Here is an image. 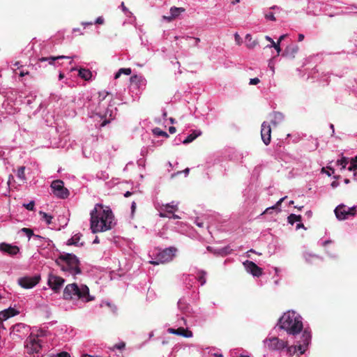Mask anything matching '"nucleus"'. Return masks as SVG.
<instances>
[{
  "label": "nucleus",
  "mask_w": 357,
  "mask_h": 357,
  "mask_svg": "<svg viewBox=\"0 0 357 357\" xmlns=\"http://www.w3.org/2000/svg\"><path fill=\"white\" fill-rule=\"evenodd\" d=\"M90 215V227L93 234L109 230L114 225L112 210L108 206L104 207L102 204H96Z\"/></svg>",
  "instance_id": "1"
},
{
  "label": "nucleus",
  "mask_w": 357,
  "mask_h": 357,
  "mask_svg": "<svg viewBox=\"0 0 357 357\" xmlns=\"http://www.w3.org/2000/svg\"><path fill=\"white\" fill-rule=\"evenodd\" d=\"M279 326L284 330L287 334L294 336L299 334L303 328L301 317L298 316L294 312L290 311L285 312L280 317Z\"/></svg>",
  "instance_id": "2"
},
{
  "label": "nucleus",
  "mask_w": 357,
  "mask_h": 357,
  "mask_svg": "<svg viewBox=\"0 0 357 357\" xmlns=\"http://www.w3.org/2000/svg\"><path fill=\"white\" fill-rule=\"evenodd\" d=\"M55 262L61 267L63 271H68L72 275L81 273L79 261L73 254L66 253L60 255Z\"/></svg>",
  "instance_id": "3"
},
{
  "label": "nucleus",
  "mask_w": 357,
  "mask_h": 357,
  "mask_svg": "<svg viewBox=\"0 0 357 357\" xmlns=\"http://www.w3.org/2000/svg\"><path fill=\"white\" fill-rule=\"evenodd\" d=\"M73 296H77L80 299H85L86 301L93 300V297L90 296L89 289L86 285H82L79 288L75 283L68 284L63 290V298L71 300Z\"/></svg>",
  "instance_id": "4"
},
{
  "label": "nucleus",
  "mask_w": 357,
  "mask_h": 357,
  "mask_svg": "<svg viewBox=\"0 0 357 357\" xmlns=\"http://www.w3.org/2000/svg\"><path fill=\"white\" fill-rule=\"evenodd\" d=\"M311 337L310 331L307 328L304 329L300 340L297 341V344L287 347V353L290 356H293L297 352L299 353L298 356L303 354L311 341Z\"/></svg>",
  "instance_id": "5"
},
{
  "label": "nucleus",
  "mask_w": 357,
  "mask_h": 357,
  "mask_svg": "<svg viewBox=\"0 0 357 357\" xmlns=\"http://www.w3.org/2000/svg\"><path fill=\"white\" fill-rule=\"evenodd\" d=\"M25 349L29 357H39L41 344L38 337L31 334L26 340Z\"/></svg>",
  "instance_id": "6"
},
{
  "label": "nucleus",
  "mask_w": 357,
  "mask_h": 357,
  "mask_svg": "<svg viewBox=\"0 0 357 357\" xmlns=\"http://www.w3.org/2000/svg\"><path fill=\"white\" fill-rule=\"evenodd\" d=\"M177 249L174 247L165 248L157 255V261H151L150 263L153 265L165 264L171 261L175 257Z\"/></svg>",
  "instance_id": "7"
},
{
  "label": "nucleus",
  "mask_w": 357,
  "mask_h": 357,
  "mask_svg": "<svg viewBox=\"0 0 357 357\" xmlns=\"http://www.w3.org/2000/svg\"><path fill=\"white\" fill-rule=\"evenodd\" d=\"M51 188L53 194L59 198L66 199L69 195V191L64 187L63 182L61 180H55L52 181Z\"/></svg>",
  "instance_id": "8"
},
{
  "label": "nucleus",
  "mask_w": 357,
  "mask_h": 357,
  "mask_svg": "<svg viewBox=\"0 0 357 357\" xmlns=\"http://www.w3.org/2000/svg\"><path fill=\"white\" fill-rule=\"evenodd\" d=\"M356 208L354 207L346 208L344 204L339 205L335 209V213L337 218L340 220L347 219L349 215L354 216L356 214Z\"/></svg>",
  "instance_id": "9"
},
{
  "label": "nucleus",
  "mask_w": 357,
  "mask_h": 357,
  "mask_svg": "<svg viewBox=\"0 0 357 357\" xmlns=\"http://www.w3.org/2000/svg\"><path fill=\"white\" fill-rule=\"evenodd\" d=\"M65 280L61 277L52 273L49 274L47 284L55 293L59 292Z\"/></svg>",
  "instance_id": "10"
},
{
  "label": "nucleus",
  "mask_w": 357,
  "mask_h": 357,
  "mask_svg": "<svg viewBox=\"0 0 357 357\" xmlns=\"http://www.w3.org/2000/svg\"><path fill=\"white\" fill-rule=\"evenodd\" d=\"M29 327L24 324L19 323L12 327L10 336L13 339L23 338L28 333Z\"/></svg>",
  "instance_id": "11"
},
{
  "label": "nucleus",
  "mask_w": 357,
  "mask_h": 357,
  "mask_svg": "<svg viewBox=\"0 0 357 357\" xmlns=\"http://www.w3.org/2000/svg\"><path fill=\"white\" fill-rule=\"evenodd\" d=\"M40 276H25L18 280L19 284L24 289H30L35 287L40 281Z\"/></svg>",
  "instance_id": "12"
},
{
  "label": "nucleus",
  "mask_w": 357,
  "mask_h": 357,
  "mask_svg": "<svg viewBox=\"0 0 357 357\" xmlns=\"http://www.w3.org/2000/svg\"><path fill=\"white\" fill-rule=\"evenodd\" d=\"M266 345L273 350H279L287 347V342L274 337L265 340Z\"/></svg>",
  "instance_id": "13"
},
{
  "label": "nucleus",
  "mask_w": 357,
  "mask_h": 357,
  "mask_svg": "<svg viewBox=\"0 0 357 357\" xmlns=\"http://www.w3.org/2000/svg\"><path fill=\"white\" fill-rule=\"evenodd\" d=\"M243 266L247 271L255 277H259L263 273V270L252 261L246 260L243 262Z\"/></svg>",
  "instance_id": "14"
},
{
  "label": "nucleus",
  "mask_w": 357,
  "mask_h": 357,
  "mask_svg": "<svg viewBox=\"0 0 357 357\" xmlns=\"http://www.w3.org/2000/svg\"><path fill=\"white\" fill-rule=\"evenodd\" d=\"M261 137L263 142L268 145L271 141V128L268 123L264 121L261 126Z\"/></svg>",
  "instance_id": "15"
},
{
  "label": "nucleus",
  "mask_w": 357,
  "mask_h": 357,
  "mask_svg": "<svg viewBox=\"0 0 357 357\" xmlns=\"http://www.w3.org/2000/svg\"><path fill=\"white\" fill-rule=\"evenodd\" d=\"M0 250L10 256H14L20 252V248L17 245H13L6 243H0Z\"/></svg>",
  "instance_id": "16"
},
{
  "label": "nucleus",
  "mask_w": 357,
  "mask_h": 357,
  "mask_svg": "<svg viewBox=\"0 0 357 357\" xmlns=\"http://www.w3.org/2000/svg\"><path fill=\"white\" fill-rule=\"evenodd\" d=\"M168 332L171 334L181 335L185 337H191L192 336V332L191 331L183 327H179L177 329L169 328H168Z\"/></svg>",
  "instance_id": "17"
},
{
  "label": "nucleus",
  "mask_w": 357,
  "mask_h": 357,
  "mask_svg": "<svg viewBox=\"0 0 357 357\" xmlns=\"http://www.w3.org/2000/svg\"><path fill=\"white\" fill-rule=\"evenodd\" d=\"M299 47L296 45H291L287 46L284 52L282 53L283 56H286L289 59H293L295 58L296 54L298 53Z\"/></svg>",
  "instance_id": "18"
},
{
  "label": "nucleus",
  "mask_w": 357,
  "mask_h": 357,
  "mask_svg": "<svg viewBox=\"0 0 357 357\" xmlns=\"http://www.w3.org/2000/svg\"><path fill=\"white\" fill-rule=\"evenodd\" d=\"M287 36V34H283L280 36V38H278V42L275 43L271 37H269L268 36H266V40L271 43V45H267L266 47H274L277 51L278 55H279L281 52V48L279 46V43H280Z\"/></svg>",
  "instance_id": "19"
},
{
  "label": "nucleus",
  "mask_w": 357,
  "mask_h": 357,
  "mask_svg": "<svg viewBox=\"0 0 357 357\" xmlns=\"http://www.w3.org/2000/svg\"><path fill=\"white\" fill-rule=\"evenodd\" d=\"M19 312L15 309L9 307L7 310L0 312V320H6L7 319L14 317Z\"/></svg>",
  "instance_id": "20"
},
{
  "label": "nucleus",
  "mask_w": 357,
  "mask_h": 357,
  "mask_svg": "<svg viewBox=\"0 0 357 357\" xmlns=\"http://www.w3.org/2000/svg\"><path fill=\"white\" fill-rule=\"evenodd\" d=\"M245 43L246 47L249 49H253L258 45V42L256 40H252V36L250 34H247L245 36Z\"/></svg>",
  "instance_id": "21"
},
{
  "label": "nucleus",
  "mask_w": 357,
  "mask_h": 357,
  "mask_svg": "<svg viewBox=\"0 0 357 357\" xmlns=\"http://www.w3.org/2000/svg\"><path fill=\"white\" fill-rule=\"evenodd\" d=\"M202 132L199 130H194L191 134H190L183 142V144H189L194 141L197 137L201 135Z\"/></svg>",
  "instance_id": "22"
},
{
  "label": "nucleus",
  "mask_w": 357,
  "mask_h": 357,
  "mask_svg": "<svg viewBox=\"0 0 357 357\" xmlns=\"http://www.w3.org/2000/svg\"><path fill=\"white\" fill-rule=\"evenodd\" d=\"M79 76L86 81L89 80L92 77V73L89 69L80 68Z\"/></svg>",
  "instance_id": "23"
},
{
  "label": "nucleus",
  "mask_w": 357,
  "mask_h": 357,
  "mask_svg": "<svg viewBox=\"0 0 357 357\" xmlns=\"http://www.w3.org/2000/svg\"><path fill=\"white\" fill-rule=\"evenodd\" d=\"M273 119L271 121V123L273 126H277L280 121H281L284 116L282 113L279 112H275L273 113Z\"/></svg>",
  "instance_id": "24"
},
{
  "label": "nucleus",
  "mask_w": 357,
  "mask_h": 357,
  "mask_svg": "<svg viewBox=\"0 0 357 357\" xmlns=\"http://www.w3.org/2000/svg\"><path fill=\"white\" fill-rule=\"evenodd\" d=\"M287 198V197H284L282 198H281L279 201L277 202V203L271 206V207H268L267 208L264 212L263 213H271V211L272 210H274V209H278V211H280V210L278 208V207L281 205V204L282 203V202Z\"/></svg>",
  "instance_id": "25"
},
{
  "label": "nucleus",
  "mask_w": 357,
  "mask_h": 357,
  "mask_svg": "<svg viewBox=\"0 0 357 357\" xmlns=\"http://www.w3.org/2000/svg\"><path fill=\"white\" fill-rule=\"evenodd\" d=\"M64 58H67V57L64 56H50V57H41V58L39 59V61L43 62V61H49V63L50 64H52L54 61L60 59H64Z\"/></svg>",
  "instance_id": "26"
},
{
  "label": "nucleus",
  "mask_w": 357,
  "mask_h": 357,
  "mask_svg": "<svg viewBox=\"0 0 357 357\" xmlns=\"http://www.w3.org/2000/svg\"><path fill=\"white\" fill-rule=\"evenodd\" d=\"M288 222L291 225H294L295 222H300L301 221L302 217L301 215H295V214H290L288 218Z\"/></svg>",
  "instance_id": "27"
},
{
  "label": "nucleus",
  "mask_w": 357,
  "mask_h": 357,
  "mask_svg": "<svg viewBox=\"0 0 357 357\" xmlns=\"http://www.w3.org/2000/svg\"><path fill=\"white\" fill-rule=\"evenodd\" d=\"M132 73V70L128 68H120L119 71L115 74L114 78L118 79L120 77L121 74H125L126 75H130Z\"/></svg>",
  "instance_id": "28"
},
{
  "label": "nucleus",
  "mask_w": 357,
  "mask_h": 357,
  "mask_svg": "<svg viewBox=\"0 0 357 357\" xmlns=\"http://www.w3.org/2000/svg\"><path fill=\"white\" fill-rule=\"evenodd\" d=\"M184 9L182 8H176V7H172L170 9L171 15L173 17H176L178 16L181 13L183 12Z\"/></svg>",
  "instance_id": "29"
},
{
  "label": "nucleus",
  "mask_w": 357,
  "mask_h": 357,
  "mask_svg": "<svg viewBox=\"0 0 357 357\" xmlns=\"http://www.w3.org/2000/svg\"><path fill=\"white\" fill-rule=\"evenodd\" d=\"M25 167L22 166V167H20L17 169V177L22 180V181H25L26 180V176H25Z\"/></svg>",
  "instance_id": "30"
},
{
  "label": "nucleus",
  "mask_w": 357,
  "mask_h": 357,
  "mask_svg": "<svg viewBox=\"0 0 357 357\" xmlns=\"http://www.w3.org/2000/svg\"><path fill=\"white\" fill-rule=\"evenodd\" d=\"M80 240V236L77 234L73 236L71 238L68 240L67 245H77L79 241Z\"/></svg>",
  "instance_id": "31"
},
{
  "label": "nucleus",
  "mask_w": 357,
  "mask_h": 357,
  "mask_svg": "<svg viewBox=\"0 0 357 357\" xmlns=\"http://www.w3.org/2000/svg\"><path fill=\"white\" fill-rule=\"evenodd\" d=\"M206 273L204 271H201L198 273V281L201 285H204L206 283Z\"/></svg>",
  "instance_id": "32"
},
{
  "label": "nucleus",
  "mask_w": 357,
  "mask_h": 357,
  "mask_svg": "<svg viewBox=\"0 0 357 357\" xmlns=\"http://www.w3.org/2000/svg\"><path fill=\"white\" fill-rule=\"evenodd\" d=\"M153 133L155 135L162 136V137H165L166 138L169 137V135L166 132L161 130L159 128H154L153 130Z\"/></svg>",
  "instance_id": "33"
},
{
  "label": "nucleus",
  "mask_w": 357,
  "mask_h": 357,
  "mask_svg": "<svg viewBox=\"0 0 357 357\" xmlns=\"http://www.w3.org/2000/svg\"><path fill=\"white\" fill-rule=\"evenodd\" d=\"M40 215H42L43 220H45V222H47V225H50L52 223V220L53 218V217L49 214H47V213H45V212H43V211H40Z\"/></svg>",
  "instance_id": "34"
},
{
  "label": "nucleus",
  "mask_w": 357,
  "mask_h": 357,
  "mask_svg": "<svg viewBox=\"0 0 357 357\" xmlns=\"http://www.w3.org/2000/svg\"><path fill=\"white\" fill-rule=\"evenodd\" d=\"M215 254H218L221 256H225L230 253V250L229 247H225L224 248L220 249L218 251H215Z\"/></svg>",
  "instance_id": "35"
},
{
  "label": "nucleus",
  "mask_w": 357,
  "mask_h": 357,
  "mask_svg": "<svg viewBox=\"0 0 357 357\" xmlns=\"http://www.w3.org/2000/svg\"><path fill=\"white\" fill-rule=\"evenodd\" d=\"M177 208L174 206H171L169 204H167L165 206V211L166 212V213L171 216L170 215H172L173 213H174V211L176 210Z\"/></svg>",
  "instance_id": "36"
},
{
  "label": "nucleus",
  "mask_w": 357,
  "mask_h": 357,
  "mask_svg": "<svg viewBox=\"0 0 357 357\" xmlns=\"http://www.w3.org/2000/svg\"><path fill=\"white\" fill-rule=\"evenodd\" d=\"M130 80L131 83L138 85L139 82L142 80V78L140 76L135 75L130 77Z\"/></svg>",
  "instance_id": "37"
},
{
  "label": "nucleus",
  "mask_w": 357,
  "mask_h": 357,
  "mask_svg": "<svg viewBox=\"0 0 357 357\" xmlns=\"http://www.w3.org/2000/svg\"><path fill=\"white\" fill-rule=\"evenodd\" d=\"M21 231L24 233L28 236L29 238L34 236L33 230L29 228L24 227L21 229Z\"/></svg>",
  "instance_id": "38"
},
{
  "label": "nucleus",
  "mask_w": 357,
  "mask_h": 357,
  "mask_svg": "<svg viewBox=\"0 0 357 357\" xmlns=\"http://www.w3.org/2000/svg\"><path fill=\"white\" fill-rule=\"evenodd\" d=\"M265 17L267 20H269V21H276L277 20L276 17L274 16L273 13L271 11H268V13H266L265 14Z\"/></svg>",
  "instance_id": "39"
},
{
  "label": "nucleus",
  "mask_w": 357,
  "mask_h": 357,
  "mask_svg": "<svg viewBox=\"0 0 357 357\" xmlns=\"http://www.w3.org/2000/svg\"><path fill=\"white\" fill-rule=\"evenodd\" d=\"M348 162V159L345 157H343L341 160L337 161V165H341L342 168H345Z\"/></svg>",
  "instance_id": "40"
},
{
  "label": "nucleus",
  "mask_w": 357,
  "mask_h": 357,
  "mask_svg": "<svg viewBox=\"0 0 357 357\" xmlns=\"http://www.w3.org/2000/svg\"><path fill=\"white\" fill-rule=\"evenodd\" d=\"M348 169L351 172H354V175H356V170H357V164L355 162H351L350 166L348 167Z\"/></svg>",
  "instance_id": "41"
},
{
  "label": "nucleus",
  "mask_w": 357,
  "mask_h": 357,
  "mask_svg": "<svg viewBox=\"0 0 357 357\" xmlns=\"http://www.w3.org/2000/svg\"><path fill=\"white\" fill-rule=\"evenodd\" d=\"M98 94H99V98H100V101L104 100L108 96L110 95V93L107 91L99 92Z\"/></svg>",
  "instance_id": "42"
},
{
  "label": "nucleus",
  "mask_w": 357,
  "mask_h": 357,
  "mask_svg": "<svg viewBox=\"0 0 357 357\" xmlns=\"http://www.w3.org/2000/svg\"><path fill=\"white\" fill-rule=\"evenodd\" d=\"M50 357H71L70 355L66 351H62L56 355L51 356Z\"/></svg>",
  "instance_id": "43"
},
{
  "label": "nucleus",
  "mask_w": 357,
  "mask_h": 357,
  "mask_svg": "<svg viewBox=\"0 0 357 357\" xmlns=\"http://www.w3.org/2000/svg\"><path fill=\"white\" fill-rule=\"evenodd\" d=\"M35 203L33 201H31L29 204H24V206L29 211H33Z\"/></svg>",
  "instance_id": "44"
},
{
  "label": "nucleus",
  "mask_w": 357,
  "mask_h": 357,
  "mask_svg": "<svg viewBox=\"0 0 357 357\" xmlns=\"http://www.w3.org/2000/svg\"><path fill=\"white\" fill-rule=\"evenodd\" d=\"M125 347H126V343L124 342H121L118 344H116L114 346V349L121 350V349H123L125 348Z\"/></svg>",
  "instance_id": "45"
},
{
  "label": "nucleus",
  "mask_w": 357,
  "mask_h": 357,
  "mask_svg": "<svg viewBox=\"0 0 357 357\" xmlns=\"http://www.w3.org/2000/svg\"><path fill=\"white\" fill-rule=\"evenodd\" d=\"M259 82H260L259 79L257 77H255V78L250 79L249 84L250 85H256V84H259Z\"/></svg>",
  "instance_id": "46"
},
{
  "label": "nucleus",
  "mask_w": 357,
  "mask_h": 357,
  "mask_svg": "<svg viewBox=\"0 0 357 357\" xmlns=\"http://www.w3.org/2000/svg\"><path fill=\"white\" fill-rule=\"evenodd\" d=\"M135 209H136V203L135 202H133L131 205L132 214H133L135 213Z\"/></svg>",
  "instance_id": "47"
},
{
  "label": "nucleus",
  "mask_w": 357,
  "mask_h": 357,
  "mask_svg": "<svg viewBox=\"0 0 357 357\" xmlns=\"http://www.w3.org/2000/svg\"><path fill=\"white\" fill-rule=\"evenodd\" d=\"M183 172H184V173H185V176H187V175H188V174H189V172H190V169L188 167V168L185 169L183 171ZM181 173H182V172H177V174H181Z\"/></svg>",
  "instance_id": "48"
},
{
  "label": "nucleus",
  "mask_w": 357,
  "mask_h": 357,
  "mask_svg": "<svg viewBox=\"0 0 357 357\" xmlns=\"http://www.w3.org/2000/svg\"><path fill=\"white\" fill-rule=\"evenodd\" d=\"M94 22H104V18L102 16L97 17Z\"/></svg>",
  "instance_id": "49"
},
{
  "label": "nucleus",
  "mask_w": 357,
  "mask_h": 357,
  "mask_svg": "<svg viewBox=\"0 0 357 357\" xmlns=\"http://www.w3.org/2000/svg\"><path fill=\"white\" fill-rule=\"evenodd\" d=\"M176 128L174 127V126H171L169 128V132L171 133V134H173L174 132H176Z\"/></svg>",
  "instance_id": "50"
},
{
  "label": "nucleus",
  "mask_w": 357,
  "mask_h": 357,
  "mask_svg": "<svg viewBox=\"0 0 357 357\" xmlns=\"http://www.w3.org/2000/svg\"><path fill=\"white\" fill-rule=\"evenodd\" d=\"M160 217H162V218L167 217V218H171V217H170L169 215H168L166 213V212H165H165H160Z\"/></svg>",
  "instance_id": "51"
},
{
  "label": "nucleus",
  "mask_w": 357,
  "mask_h": 357,
  "mask_svg": "<svg viewBox=\"0 0 357 357\" xmlns=\"http://www.w3.org/2000/svg\"><path fill=\"white\" fill-rule=\"evenodd\" d=\"M235 40L238 44L240 43L241 37L238 33L235 34Z\"/></svg>",
  "instance_id": "52"
},
{
  "label": "nucleus",
  "mask_w": 357,
  "mask_h": 357,
  "mask_svg": "<svg viewBox=\"0 0 357 357\" xmlns=\"http://www.w3.org/2000/svg\"><path fill=\"white\" fill-rule=\"evenodd\" d=\"M304 39V35L302 33L298 34V41H302Z\"/></svg>",
  "instance_id": "53"
},
{
  "label": "nucleus",
  "mask_w": 357,
  "mask_h": 357,
  "mask_svg": "<svg viewBox=\"0 0 357 357\" xmlns=\"http://www.w3.org/2000/svg\"><path fill=\"white\" fill-rule=\"evenodd\" d=\"M132 194V192H130V191H127V192L124 194V197H130Z\"/></svg>",
  "instance_id": "54"
},
{
  "label": "nucleus",
  "mask_w": 357,
  "mask_h": 357,
  "mask_svg": "<svg viewBox=\"0 0 357 357\" xmlns=\"http://www.w3.org/2000/svg\"><path fill=\"white\" fill-rule=\"evenodd\" d=\"M170 217L174 218V219H178V218H180L179 216H178L177 215L174 214V213L172 214V216H170Z\"/></svg>",
  "instance_id": "55"
},
{
  "label": "nucleus",
  "mask_w": 357,
  "mask_h": 357,
  "mask_svg": "<svg viewBox=\"0 0 357 357\" xmlns=\"http://www.w3.org/2000/svg\"><path fill=\"white\" fill-rule=\"evenodd\" d=\"M301 227H304V225L302 224V223H299L296 225V229H299V228H301Z\"/></svg>",
  "instance_id": "56"
},
{
  "label": "nucleus",
  "mask_w": 357,
  "mask_h": 357,
  "mask_svg": "<svg viewBox=\"0 0 357 357\" xmlns=\"http://www.w3.org/2000/svg\"><path fill=\"white\" fill-rule=\"evenodd\" d=\"M28 73H29L28 72L24 73V71H22L20 73V77H24L25 75H27Z\"/></svg>",
  "instance_id": "57"
},
{
  "label": "nucleus",
  "mask_w": 357,
  "mask_h": 357,
  "mask_svg": "<svg viewBox=\"0 0 357 357\" xmlns=\"http://www.w3.org/2000/svg\"><path fill=\"white\" fill-rule=\"evenodd\" d=\"M99 242H100L99 238H98V237L96 236L93 241V243H99Z\"/></svg>",
  "instance_id": "58"
},
{
  "label": "nucleus",
  "mask_w": 357,
  "mask_h": 357,
  "mask_svg": "<svg viewBox=\"0 0 357 357\" xmlns=\"http://www.w3.org/2000/svg\"><path fill=\"white\" fill-rule=\"evenodd\" d=\"M351 162H355L357 164V155L355 156L354 158H353Z\"/></svg>",
  "instance_id": "59"
},
{
  "label": "nucleus",
  "mask_w": 357,
  "mask_h": 357,
  "mask_svg": "<svg viewBox=\"0 0 357 357\" xmlns=\"http://www.w3.org/2000/svg\"><path fill=\"white\" fill-rule=\"evenodd\" d=\"M195 42H196L195 45L197 46L198 43L200 41V39L199 38H195Z\"/></svg>",
  "instance_id": "60"
},
{
  "label": "nucleus",
  "mask_w": 357,
  "mask_h": 357,
  "mask_svg": "<svg viewBox=\"0 0 357 357\" xmlns=\"http://www.w3.org/2000/svg\"><path fill=\"white\" fill-rule=\"evenodd\" d=\"M337 183L335 182V181H333L331 184V185L333 187V188H335L337 186Z\"/></svg>",
  "instance_id": "61"
},
{
  "label": "nucleus",
  "mask_w": 357,
  "mask_h": 357,
  "mask_svg": "<svg viewBox=\"0 0 357 357\" xmlns=\"http://www.w3.org/2000/svg\"><path fill=\"white\" fill-rule=\"evenodd\" d=\"M344 181V183H345L346 184H348V183H350V181H349V179H348V178H345Z\"/></svg>",
  "instance_id": "62"
},
{
  "label": "nucleus",
  "mask_w": 357,
  "mask_h": 357,
  "mask_svg": "<svg viewBox=\"0 0 357 357\" xmlns=\"http://www.w3.org/2000/svg\"><path fill=\"white\" fill-rule=\"evenodd\" d=\"M213 355L216 357H222V354H214Z\"/></svg>",
  "instance_id": "63"
},
{
  "label": "nucleus",
  "mask_w": 357,
  "mask_h": 357,
  "mask_svg": "<svg viewBox=\"0 0 357 357\" xmlns=\"http://www.w3.org/2000/svg\"><path fill=\"white\" fill-rule=\"evenodd\" d=\"M59 77V79H63V74L60 73Z\"/></svg>",
  "instance_id": "64"
}]
</instances>
